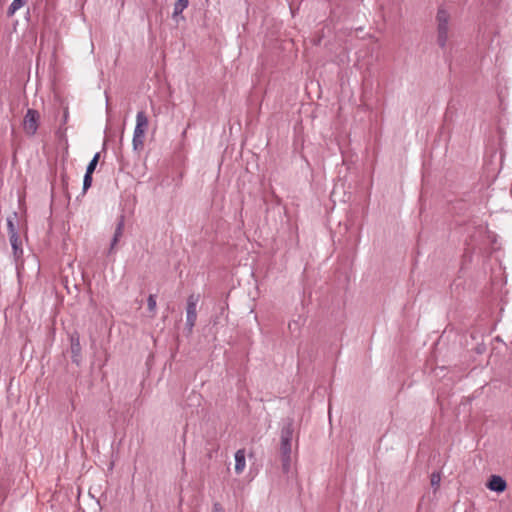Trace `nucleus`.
<instances>
[{
  "instance_id": "obj_3",
  "label": "nucleus",
  "mask_w": 512,
  "mask_h": 512,
  "mask_svg": "<svg viewBox=\"0 0 512 512\" xmlns=\"http://www.w3.org/2000/svg\"><path fill=\"white\" fill-rule=\"evenodd\" d=\"M40 115L34 109H28L23 121V129L29 136L35 135L39 126Z\"/></svg>"
},
{
  "instance_id": "obj_18",
  "label": "nucleus",
  "mask_w": 512,
  "mask_h": 512,
  "mask_svg": "<svg viewBox=\"0 0 512 512\" xmlns=\"http://www.w3.org/2000/svg\"><path fill=\"white\" fill-rule=\"evenodd\" d=\"M196 318H186V326L191 331L193 327L195 326Z\"/></svg>"
},
{
  "instance_id": "obj_20",
  "label": "nucleus",
  "mask_w": 512,
  "mask_h": 512,
  "mask_svg": "<svg viewBox=\"0 0 512 512\" xmlns=\"http://www.w3.org/2000/svg\"><path fill=\"white\" fill-rule=\"evenodd\" d=\"M79 350H80V346H79V342H78V340H77V341H76V343H73V344H72V352H73V353H76V352H78Z\"/></svg>"
},
{
  "instance_id": "obj_2",
  "label": "nucleus",
  "mask_w": 512,
  "mask_h": 512,
  "mask_svg": "<svg viewBox=\"0 0 512 512\" xmlns=\"http://www.w3.org/2000/svg\"><path fill=\"white\" fill-rule=\"evenodd\" d=\"M293 437V426L292 423H288L281 430V456L283 469L288 471L291 461V442Z\"/></svg>"
},
{
  "instance_id": "obj_5",
  "label": "nucleus",
  "mask_w": 512,
  "mask_h": 512,
  "mask_svg": "<svg viewBox=\"0 0 512 512\" xmlns=\"http://www.w3.org/2000/svg\"><path fill=\"white\" fill-rule=\"evenodd\" d=\"M9 240L12 247L14 260L16 262V265H18L19 262H21L23 256V249L20 237L12 236Z\"/></svg>"
},
{
  "instance_id": "obj_11",
  "label": "nucleus",
  "mask_w": 512,
  "mask_h": 512,
  "mask_svg": "<svg viewBox=\"0 0 512 512\" xmlns=\"http://www.w3.org/2000/svg\"><path fill=\"white\" fill-rule=\"evenodd\" d=\"M26 2L27 0H13L7 11L8 16H13L16 11H18L26 4Z\"/></svg>"
},
{
  "instance_id": "obj_15",
  "label": "nucleus",
  "mask_w": 512,
  "mask_h": 512,
  "mask_svg": "<svg viewBox=\"0 0 512 512\" xmlns=\"http://www.w3.org/2000/svg\"><path fill=\"white\" fill-rule=\"evenodd\" d=\"M7 228H8L9 238L12 236H19L12 218L7 219Z\"/></svg>"
},
{
  "instance_id": "obj_17",
  "label": "nucleus",
  "mask_w": 512,
  "mask_h": 512,
  "mask_svg": "<svg viewBox=\"0 0 512 512\" xmlns=\"http://www.w3.org/2000/svg\"><path fill=\"white\" fill-rule=\"evenodd\" d=\"M440 480H441V478H440V474H438V473H433V474L431 475V485H432V486H438V485H439V483H440Z\"/></svg>"
},
{
  "instance_id": "obj_16",
  "label": "nucleus",
  "mask_w": 512,
  "mask_h": 512,
  "mask_svg": "<svg viewBox=\"0 0 512 512\" xmlns=\"http://www.w3.org/2000/svg\"><path fill=\"white\" fill-rule=\"evenodd\" d=\"M92 185V173L86 172L83 179V191H87Z\"/></svg>"
},
{
  "instance_id": "obj_7",
  "label": "nucleus",
  "mask_w": 512,
  "mask_h": 512,
  "mask_svg": "<svg viewBox=\"0 0 512 512\" xmlns=\"http://www.w3.org/2000/svg\"><path fill=\"white\" fill-rule=\"evenodd\" d=\"M199 301L198 295H190L187 299V308H186V318H196L197 319V303Z\"/></svg>"
},
{
  "instance_id": "obj_9",
  "label": "nucleus",
  "mask_w": 512,
  "mask_h": 512,
  "mask_svg": "<svg viewBox=\"0 0 512 512\" xmlns=\"http://www.w3.org/2000/svg\"><path fill=\"white\" fill-rule=\"evenodd\" d=\"M123 230H124V216H121L118 220V223H117V226H116V229L114 232V236L111 241L110 252H112L114 250V247L116 246V244L118 243L119 239L121 238V236L123 234Z\"/></svg>"
},
{
  "instance_id": "obj_13",
  "label": "nucleus",
  "mask_w": 512,
  "mask_h": 512,
  "mask_svg": "<svg viewBox=\"0 0 512 512\" xmlns=\"http://www.w3.org/2000/svg\"><path fill=\"white\" fill-rule=\"evenodd\" d=\"M99 158H100V153H96L93 156L92 160L89 162V164H88V166L86 168V172L93 174V172H94V170H95V168L97 166V163L99 161Z\"/></svg>"
},
{
  "instance_id": "obj_8",
  "label": "nucleus",
  "mask_w": 512,
  "mask_h": 512,
  "mask_svg": "<svg viewBox=\"0 0 512 512\" xmlns=\"http://www.w3.org/2000/svg\"><path fill=\"white\" fill-rule=\"evenodd\" d=\"M246 466L245 450L239 449L235 453V472L241 474Z\"/></svg>"
},
{
  "instance_id": "obj_12",
  "label": "nucleus",
  "mask_w": 512,
  "mask_h": 512,
  "mask_svg": "<svg viewBox=\"0 0 512 512\" xmlns=\"http://www.w3.org/2000/svg\"><path fill=\"white\" fill-rule=\"evenodd\" d=\"M133 148L135 150L142 148L144 144V135H141L140 133H133V139H132Z\"/></svg>"
},
{
  "instance_id": "obj_1",
  "label": "nucleus",
  "mask_w": 512,
  "mask_h": 512,
  "mask_svg": "<svg viewBox=\"0 0 512 512\" xmlns=\"http://www.w3.org/2000/svg\"><path fill=\"white\" fill-rule=\"evenodd\" d=\"M437 21V43L445 48L449 39L450 14L444 8H439L436 15Z\"/></svg>"
},
{
  "instance_id": "obj_19",
  "label": "nucleus",
  "mask_w": 512,
  "mask_h": 512,
  "mask_svg": "<svg viewBox=\"0 0 512 512\" xmlns=\"http://www.w3.org/2000/svg\"><path fill=\"white\" fill-rule=\"evenodd\" d=\"M212 512H225V511L220 503H214Z\"/></svg>"
},
{
  "instance_id": "obj_4",
  "label": "nucleus",
  "mask_w": 512,
  "mask_h": 512,
  "mask_svg": "<svg viewBox=\"0 0 512 512\" xmlns=\"http://www.w3.org/2000/svg\"><path fill=\"white\" fill-rule=\"evenodd\" d=\"M486 487L494 492L502 493L507 488L505 479L499 475H491L486 483Z\"/></svg>"
},
{
  "instance_id": "obj_10",
  "label": "nucleus",
  "mask_w": 512,
  "mask_h": 512,
  "mask_svg": "<svg viewBox=\"0 0 512 512\" xmlns=\"http://www.w3.org/2000/svg\"><path fill=\"white\" fill-rule=\"evenodd\" d=\"M189 0H177L174 4L173 17H176L188 7Z\"/></svg>"
},
{
  "instance_id": "obj_14",
  "label": "nucleus",
  "mask_w": 512,
  "mask_h": 512,
  "mask_svg": "<svg viewBox=\"0 0 512 512\" xmlns=\"http://www.w3.org/2000/svg\"><path fill=\"white\" fill-rule=\"evenodd\" d=\"M156 296L153 295V294H150L148 296V299H147V306H148V310L153 314L155 315L156 313Z\"/></svg>"
},
{
  "instance_id": "obj_6",
  "label": "nucleus",
  "mask_w": 512,
  "mask_h": 512,
  "mask_svg": "<svg viewBox=\"0 0 512 512\" xmlns=\"http://www.w3.org/2000/svg\"><path fill=\"white\" fill-rule=\"evenodd\" d=\"M148 127V118L144 111H139L136 115V126L134 132L140 133L145 136L146 129Z\"/></svg>"
}]
</instances>
